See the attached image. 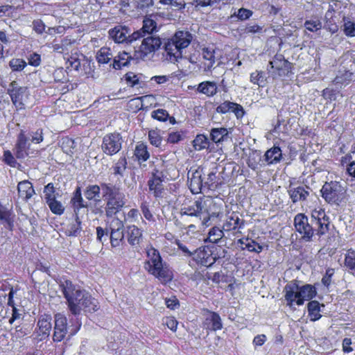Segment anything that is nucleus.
<instances>
[{
    "instance_id": "obj_36",
    "label": "nucleus",
    "mask_w": 355,
    "mask_h": 355,
    "mask_svg": "<svg viewBox=\"0 0 355 355\" xmlns=\"http://www.w3.org/2000/svg\"><path fill=\"white\" fill-rule=\"evenodd\" d=\"M309 316L311 321L319 320L322 315L320 314V304L318 301H311L308 304Z\"/></svg>"
},
{
    "instance_id": "obj_55",
    "label": "nucleus",
    "mask_w": 355,
    "mask_h": 355,
    "mask_svg": "<svg viewBox=\"0 0 355 355\" xmlns=\"http://www.w3.org/2000/svg\"><path fill=\"white\" fill-rule=\"evenodd\" d=\"M234 105L235 103L225 101L217 107L216 111L218 113L225 114L229 111H232V108H233Z\"/></svg>"
},
{
    "instance_id": "obj_11",
    "label": "nucleus",
    "mask_w": 355,
    "mask_h": 355,
    "mask_svg": "<svg viewBox=\"0 0 355 355\" xmlns=\"http://www.w3.org/2000/svg\"><path fill=\"white\" fill-rule=\"evenodd\" d=\"M8 94L12 102L17 110L24 108V97L27 96L28 89L25 87H19L16 81H12L8 88Z\"/></svg>"
},
{
    "instance_id": "obj_21",
    "label": "nucleus",
    "mask_w": 355,
    "mask_h": 355,
    "mask_svg": "<svg viewBox=\"0 0 355 355\" xmlns=\"http://www.w3.org/2000/svg\"><path fill=\"white\" fill-rule=\"evenodd\" d=\"M127 239L132 246H138L143 239L142 230L134 225L128 226Z\"/></svg>"
},
{
    "instance_id": "obj_54",
    "label": "nucleus",
    "mask_w": 355,
    "mask_h": 355,
    "mask_svg": "<svg viewBox=\"0 0 355 355\" xmlns=\"http://www.w3.org/2000/svg\"><path fill=\"white\" fill-rule=\"evenodd\" d=\"M67 63H69L71 68L76 71H78L81 66L80 59L79 55L76 53L67 58Z\"/></svg>"
},
{
    "instance_id": "obj_33",
    "label": "nucleus",
    "mask_w": 355,
    "mask_h": 355,
    "mask_svg": "<svg viewBox=\"0 0 355 355\" xmlns=\"http://www.w3.org/2000/svg\"><path fill=\"white\" fill-rule=\"evenodd\" d=\"M127 164L126 158L125 157H120L111 168L112 174L120 178L123 177L127 168Z\"/></svg>"
},
{
    "instance_id": "obj_50",
    "label": "nucleus",
    "mask_w": 355,
    "mask_h": 355,
    "mask_svg": "<svg viewBox=\"0 0 355 355\" xmlns=\"http://www.w3.org/2000/svg\"><path fill=\"white\" fill-rule=\"evenodd\" d=\"M148 139L150 144L156 147H159L162 144V138L159 132L156 130L149 131Z\"/></svg>"
},
{
    "instance_id": "obj_51",
    "label": "nucleus",
    "mask_w": 355,
    "mask_h": 355,
    "mask_svg": "<svg viewBox=\"0 0 355 355\" xmlns=\"http://www.w3.org/2000/svg\"><path fill=\"white\" fill-rule=\"evenodd\" d=\"M151 116L159 121H165L169 115L166 110L164 109H158L151 112Z\"/></svg>"
},
{
    "instance_id": "obj_45",
    "label": "nucleus",
    "mask_w": 355,
    "mask_h": 355,
    "mask_svg": "<svg viewBox=\"0 0 355 355\" xmlns=\"http://www.w3.org/2000/svg\"><path fill=\"white\" fill-rule=\"evenodd\" d=\"M322 22L320 19L314 18L306 20L304 27L309 31L315 32L322 28Z\"/></svg>"
},
{
    "instance_id": "obj_57",
    "label": "nucleus",
    "mask_w": 355,
    "mask_h": 355,
    "mask_svg": "<svg viewBox=\"0 0 355 355\" xmlns=\"http://www.w3.org/2000/svg\"><path fill=\"white\" fill-rule=\"evenodd\" d=\"M3 161L11 167H16L17 162L10 150L3 152Z\"/></svg>"
},
{
    "instance_id": "obj_60",
    "label": "nucleus",
    "mask_w": 355,
    "mask_h": 355,
    "mask_svg": "<svg viewBox=\"0 0 355 355\" xmlns=\"http://www.w3.org/2000/svg\"><path fill=\"white\" fill-rule=\"evenodd\" d=\"M55 189L53 184L52 183H49L46 186H45L44 189V193L46 202L50 200V199L55 198V196L53 195Z\"/></svg>"
},
{
    "instance_id": "obj_58",
    "label": "nucleus",
    "mask_w": 355,
    "mask_h": 355,
    "mask_svg": "<svg viewBox=\"0 0 355 355\" xmlns=\"http://www.w3.org/2000/svg\"><path fill=\"white\" fill-rule=\"evenodd\" d=\"M140 208H141V211L144 216V218L149 220V221H154V217H153V215L151 214L150 209H149V207H148V205L146 202H144L141 203V206H140Z\"/></svg>"
},
{
    "instance_id": "obj_43",
    "label": "nucleus",
    "mask_w": 355,
    "mask_h": 355,
    "mask_svg": "<svg viewBox=\"0 0 355 355\" xmlns=\"http://www.w3.org/2000/svg\"><path fill=\"white\" fill-rule=\"evenodd\" d=\"M250 82L259 86L263 87L266 82L263 72L261 71H256L251 73Z\"/></svg>"
},
{
    "instance_id": "obj_25",
    "label": "nucleus",
    "mask_w": 355,
    "mask_h": 355,
    "mask_svg": "<svg viewBox=\"0 0 355 355\" xmlns=\"http://www.w3.org/2000/svg\"><path fill=\"white\" fill-rule=\"evenodd\" d=\"M197 92L210 97L217 93L218 87L215 82L204 81L198 85Z\"/></svg>"
},
{
    "instance_id": "obj_42",
    "label": "nucleus",
    "mask_w": 355,
    "mask_h": 355,
    "mask_svg": "<svg viewBox=\"0 0 355 355\" xmlns=\"http://www.w3.org/2000/svg\"><path fill=\"white\" fill-rule=\"evenodd\" d=\"M51 211L57 215H61L63 214L64 207L60 201L55 200V198L50 199L46 202Z\"/></svg>"
},
{
    "instance_id": "obj_34",
    "label": "nucleus",
    "mask_w": 355,
    "mask_h": 355,
    "mask_svg": "<svg viewBox=\"0 0 355 355\" xmlns=\"http://www.w3.org/2000/svg\"><path fill=\"white\" fill-rule=\"evenodd\" d=\"M113 58V53L110 48L109 47H102L96 53V60L100 64H107Z\"/></svg>"
},
{
    "instance_id": "obj_47",
    "label": "nucleus",
    "mask_w": 355,
    "mask_h": 355,
    "mask_svg": "<svg viewBox=\"0 0 355 355\" xmlns=\"http://www.w3.org/2000/svg\"><path fill=\"white\" fill-rule=\"evenodd\" d=\"M153 0H134V6L138 11L146 12L147 9L153 6Z\"/></svg>"
},
{
    "instance_id": "obj_61",
    "label": "nucleus",
    "mask_w": 355,
    "mask_h": 355,
    "mask_svg": "<svg viewBox=\"0 0 355 355\" xmlns=\"http://www.w3.org/2000/svg\"><path fill=\"white\" fill-rule=\"evenodd\" d=\"M196 259L198 262L200 263V264L203 266H207V264L211 265L213 263V262H208V257L205 258L206 252H204L203 250L196 251Z\"/></svg>"
},
{
    "instance_id": "obj_16",
    "label": "nucleus",
    "mask_w": 355,
    "mask_h": 355,
    "mask_svg": "<svg viewBox=\"0 0 355 355\" xmlns=\"http://www.w3.org/2000/svg\"><path fill=\"white\" fill-rule=\"evenodd\" d=\"M310 188L302 186L293 187L290 185L288 189V193L293 203L300 201H305L310 195Z\"/></svg>"
},
{
    "instance_id": "obj_53",
    "label": "nucleus",
    "mask_w": 355,
    "mask_h": 355,
    "mask_svg": "<svg viewBox=\"0 0 355 355\" xmlns=\"http://www.w3.org/2000/svg\"><path fill=\"white\" fill-rule=\"evenodd\" d=\"M343 31L345 34L348 37L355 36V23L347 21H345L343 25Z\"/></svg>"
},
{
    "instance_id": "obj_46",
    "label": "nucleus",
    "mask_w": 355,
    "mask_h": 355,
    "mask_svg": "<svg viewBox=\"0 0 355 355\" xmlns=\"http://www.w3.org/2000/svg\"><path fill=\"white\" fill-rule=\"evenodd\" d=\"M148 96H143L140 97H137L133 99H131L128 102V107L130 109L133 110L134 111L139 110L143 107V101L148 98Z\"/></svg>"
},
{
    "instance_id": "obj_39",
    "label": "nucleus",
    "mask_w": 355,
    "mask_h": 355,
    "mask_svg": "<svg viewBox=\"0 0 355 355\" xmlns=\"http://www.w3.org/2000/svg\"><path fill=\"white\" fill-rule=\"evenodd\" d=\"M135 155L139 161H146L150 157L146 145L144 143L138 144L135 150Z\"/></svg>"
},
{
    "instance_id": "obj_27",
    "label": "nucleus",
    "mask_w": 355,
    "mask_h": 355,
    "mask_svg": "<svg viewBox=\"0 0 355 355\" xmlns=\"http://www.w3.org/2000/svg\"><path fill=\"white\" fill-rule=\"evenodd\" d=\"M101 191H102L101 184L89 185L85 191V196L89 200L98 202L101 200Z\"/></svg>"
},
{
    "instance_id": "obj_59",
    "label": "nucleus",
    "mask_w": 355,
    "mask_h": 355,
    "mask_svg": "<svg viewBox=\"0 0 355 355\" xmlns=\"http://www.w3.org/2000/svg\"><path fill=\"white\" fill-rule=\"evenodd\" d=\"M31 141L34 144H40L44 140L43 130L39 128L35 132L31 133Z\"/></svg>"
},
{
    "instance_id": "obj_62",
    "label": "nucleus",
    "mask_w": 355,
    "mask_h": 355,
    "mask_svg": "<svg viewBox=\"0 0 355 355\" xmlns=\"http://www.w3.org/2000/svg\"><path fill=\"white\" fill-rule=\"evenodd\" d=\"M45 24L41 19H36L33 21V29L37 34H42L45 30Z\"/></svg>"
},
{
    "instance_id": "obj_52",
    "label": "nucleus",
    "mask_w": 355,
    "mask_h": 355,
    "mask_svg": "<svg viewBox=\"0 0 355 355\" xmlns=\"http://www.w3.org/2000/svg\"><path fill=\"white\" fill-rule=\"evenodd\" d=\"M345 264L355 272V252L354 251H348L345 256Z\"/></svg>"
},
{
    "instance_id": "obj_9",
    "label": "nucleus",
    "mask_w": 355,
    "mask_h": 355,
    "mask_svg": "<svg viewBox=\"0 0 355 355\" xmlns=\"http://www.w3.org/2000/svg\"><path fill=\"white\" fill-rule=\"evenodd\" d=\"M141 35V31H135L130 33V29L125 26H116L114 28L109 31V36L116 43H127L132 42L140 39Z\"/></svg>"
},
{
    "instance_id": "obj_63",
    "label": "nucleus",
    "mask_w": 355,
    "mask_h": 355,
    "mask_svg": "<svg viewBox=\"0 0 355 355\" xmlns=\"http://www.w3.org/2000/svg\"><path fill=\"white\" fill-rule=\"evenodd\" d=\"M334 275V269L333 268H328L326 270L325 275L322 279V283L328 287L331 282V277Z\"/></svg>"
},
{
    "instance_id": "obj_18",
    "label": "nucleus",
    "mask_w": 355,
    "mask_h": 355,
    "mask_svg": "<svg viewBox=\"0 0 355 355\" xmlns=\"http://www.w3.org/2000/svg\"><path fill=\"white\" fill-rule=\"evenodd\" d=\"M243 226V220L240 219L238 214L232 212L226 216L222 228L224 232H230L235 230L237 228H242Z\"/></svg>"
},
{
    "instance_id": "obj_37",
    "label": "nucleus",
    "mask_w": 355,
    "mask_h": 355,
    "mask_svg": "<svg viewBox=\"0 0 355 355\" xmlns=\"http://www.w3.org/2000/svg\"><path fill=\"white\" fill-rule=\"evenodd\" d=\"M81 221L78 216L67 227L65 233L69 236H77L81 232Z\"/></svg>"
},
{
    "instance_id": "obj_30",
    "label": "nucleus",
    "mask_w": 355,
    "mask_h": 355,
    "mask_svg": "<svg viewBox=\"0 0 355 355\" xmlns=\"http://www.w3.org/2000/svg\"><path fill=\"white\" fill-rule=\"evenodd\" d=\"M149 189L153 191L155 197H161L164 189L162 180L160 177L153 175V178L148 182Z\"/></svg>"
},
{
    "instance_id": "obj_7",
    "label": "nucleus",
    "mask_w": 355,
    "mask_h": 355,
    "mask_svg": "<svg viewBox=\"0 0 355 355\" xmlns=\"http://www.w3.org/2000/svg\"><path fill=\"white\" fill-rule=\"evenodd\" d=\"M320 191L325 202L330 205L338 206L346 198L347 189L338 181L325 182Z\"/></svg>"
},
{
    "instance_id": "obj_31",
    "label": "nucleus",
    "mask_w": 355,
    "mask_h": 355,
    "mask_svg": "<svg viewBox=\"0 0 355 355\" xmlns=\"http://www.w3.org/2000/svg\"><path fill=\"white\" fill-rule=\"evenodd\" d=\"M71 202L73 207L76 216H78V212L81 208H85L88 206L87 203L85 202L82 198L80 189L79 187L76 189Z\"/></svg>"
},
{
    "instance_id": "obj_1",
    "label": "nucleus",
    "mask_w": 355,
    "mask_h": 355,
    "mask_svg": "<svg viewBox=\"0 0 355 355\" xmlns=\"http://www.w3.org/2000/svg\"><path fill=\"white\" fill-rule=\"evenodd\" d=\"M329 226V218L322 209L312 211L311 223L309 222L308 217L304 214H297L294 218L295 230L301 235V239L306 242L312 241L315 232L320 236L327 234Z\"/></svg>"
},
{
    "instance_id": "obj_24",
    "label": "nucleus",
    "mask_w": 355,
    "mask_h": 355,
    "mask_svg": "<svg viewBox=\"0 0 355 355\" xmlns=\"http://www.w3.org/2000/svg\"><path fill=\"white\" fill-rule=\"evenodd\" d=\"M215 51L211 48H204L202 51L203 61L202 62V68L205 71H210L215 63L216 58L214 55Z\"/></svg>"
},
{
    "instance_id": "obj_48",
    "label": "nucleus",
    "mask_w": 355,
    "mask_h": 355,
    "mask_svg": "<svg viewBox=\"0 0 355 355\" xmlns=\"http://www.w3.org/2000/svg\"><path fill=\"white\" fill-rule=\"evenodd\" d=\"M9 66L14 71H19L23 70L26 66V62L19 58H12L10 62Z\"/></svg>"
},
{
    "instance_id": "obj_38",
    "label": "nucleus",
    "mask_w": 355,
    "mask_h": 355,
    "mask_svg": "<svg viewBox=\"0 0 355 355\" xmlns=\"http://www.w3.org/2000/svg\"><path fill=\"white\" fill-rule=\"evenodd\" d=\"M228 135L225 128H212L210 132L211 139L215 143L223 141Z\"/></svg>"
},
{
    "instance_id": "obj_29",
    "label": "nucleus",
    "mask_w": 355,
    "mask_h": 355,
    "mask_svg": "<svg viewBox=\"0 0 355 355\" xmlns=\"http://www.w3.org/2000/svg\"><path fill=\"white\" fill-rule=\"evenodd\" d=\"M138 31L141 32L140 39L146 35H153L154 32L157 31V23L151 18V16L146 17L143 21V27Z\"/></svg>"
},
{
    "instance_id": "obj_6",
    "label": "nucleus",
    "mask_w": 355,
    "mask_h": 355,
    "mask_svg": "<svg viewBox=\"0 0 355 355\" xmlns=\"http://www.w3.org/2000/svg\"><path fill=\"white\" fill-rule=\"evenodd\" d=\"M193 40V35L189 31H177L164 44L167 58L175 63L182 58L183 50L187 48Z\"/></svg>"
},
{
    "instance_id": "obj_12",
    "label": "nucleus",
    "mask_w": 355,
    "mask_h": 355,
    "mask_svg": "<svg viewBox=\"0 0 355 355\" xmlns=\"http://www.w3.org/2000/svg\"><path fill=\"white\" fill-rule=\"evenodd\" d=\"M202 327L207 330L216 331L223 329V322L218 313L208 309L203 310Z\"/></svg>"
},
{
    "instance_id": "obj_4",
    "label": "nucleus",
    "mask_w": 355,
    "mask_h": 355,
    "mask_svg": "<svg viewBox=\"0 0 355 355\" xmlns=\"http://www.w3.org/2000/svg\"><path fill=\"white\" fill-rule=\"evenodd\" d=\"M146 253L148 259L144 263L145 269L163 284L171 282L173 273L167 266L162 263L159 251L150 247L148 248Z\"/></svg>"
},
{
    "instance_id": "obj_10",
    "label": "nucleus",
    "mask_w": 355,
    "mask_h": 355,
    "mask_svg": "<svg viewBox=\"0 0 355 355\" xmlns=\"http://www.w3.org/2000/svg\"><path fill=\"white\" fill-rule=\"evenodd\" d=\"M123 139L118 132L107 134L103 138L102 150L107 155L116 154L122 148Z\"/></svg>"
},
{
    "instance_id": "obj_28",
    "label": "nucleus",
    "mask_w": 355,
    "mask_h": 355,
    "mask_svg": "<svg viewBox=\"0 0 355 355\" xmlns=\"http://www.w3.org/2000/svg\"><path fill=\"white\" fill-rule=\"evenodd\" d=\"M132 57L130 53L126 51L119 52L117 56L114 58L112 67L115 69H120L122 67L127 66Z\"/></svg>"
},
{
    "instance_id": "obj_35",
    "label": "nucleus",
    "mask_w": 355,
    "mask_h": 355,
    "mask_svg": "<svg viewBox=\"0 0 355 355\" xmlns=\"http://www.w3.org/2000/svg\"><path fill=\"white\" fill-rule=\"evenodd\" d=\"M51 318L49 315L42 316L37 322V326L41 334L49 336L51 329Z\"/></svg>"
},
{
    "instance_id": "obj_13",
    "label": "nucleus",
    "mask_w": 355,
    "mask_h": 355,
    "mask_svg": "<svg viewBox=\"0 0 355 355\" xmlns=\"http://www.w3.org/2000/svg\"><path fill=\"white\" fill-rule=\"evenodd\" d=\"M123 223L119 218H114L112 220L110 225V243L113 248L120 246L124 239Z\"/></svg>"
},
{
    "instance_id": "obj_64",
    "label": "nucleus",
    "mask_w": 355,
    "mask_h": 355,
    "mask_svg": "<svg viewBox=\"0 0 355 355\" xmlns=\"http://www.w3.org/2000/svg\"><path fill=\"white\" fill-rule=\"evenodd\" d=\"M267 340V337L265 334H259L256 336L253 340H252V345H254V348H257V347L262 346Z\"/></svg>"
},
{
    "instance_id": "obj_14",
    "label": "nucleus",
    "mask_w": 355,
    "mask_h": 355,
    "mask_svg": "<svg viewBox=\"0 0 355 355\" xmlns=\"http://www.w3.org/2000/svg\"><path fill=\"white\" fill-rule=\"evenodd\" d=\"M67 329V319L65 315L62 313H56L54 316L53 341H62L68 332Z\"/></svg>"
},
{
    "instance_id": "obj_8",
    "label": "nucleus",
    "mask_w": 355,
    "mask_h": 355,
    "mask_svg": "<svg viewBox=\"0 0 355 355\" xmlns=\"http://www.w3.org/2000/svg\"><path fill=\"white\" fill-rule=\"evenodd\" d=\"M141 44L138 50H135L134 57L135 59H145L148 55L154 53L157 51L162 42L159 37L149 35L142 37Z\"/></svg>"
},
{
    "instance_id": "obj_41",
    "label": "nucleus",
    "mask_w": 355,
    "mask_h": 355,
    "mask_svg": "<svg viewBox=\"0 0 355 355\" xmlns=\"http://www.w3.org/2000/svg\"><path fill=\"white\" fill-rule=\"evenodd\" d=\"M72 42L71 39L64 38L60 43L53 45V51L59 53H64L70 51Z\"/></svg>"
},
{
    "instance_id": "obj_22",
    "label": "nucleus",
    "mask_w": 355,
    "mask_h": 355,
    "mask_svg": "<svg viewBox=\"0 0 355 355\" xmlns=\"http://www.w3.org/2000/svg\"><path fill=\"white\" fill-rule=\"evenodd\" d=\"M15 214L10 209L0 202V221L6 228L12 230L14 226Z\"/></svg>"
},
{
    "instance_id": "obj_56",
    "label": "nucleus",
    "mask_w": 355,
    "mask_h": 355,
    "mask_svg": "<svg viewBox=\"0 0 355 355\" xmlns=\"http://www.w3.org/2000/svg\"><path fill=\"white\" fill-rule=\"evenodd\" d=\"M263 28V26H259L257 24L250 23L245 26V28L244 29V33H248H248H252V34L259 33L262 32Z\"/></svg>"
},
{
    "instance_id": "obj_5",
    "label": "nucleus",
    "mask_w": 355,
    "mask_h": 355,
    "mask_svg": "<svg viewBox=\"0 0 355 355\" xmlns=\"http://www.w3.org/2000/svg\"><path fill=\"white\" fill-rule=\"evenodd\" d=\"M103 198L106 201L105 207L107 217H112L119 213L125 205L124 193L116 186L109 183H101Z\"/></svg>"
},
{
    "instance_id": "obj_19",
    "label": "nucleus",
    "mask_w": 355,
    "mask_h": 355,
    "mask_svg": "<svg viewBox=\"0 0 355 355\" xmlns=\"http://www.w3.org/2000/svg\"><path fill=\"white\" fill-rule=\"evenodd\" d=\"M298 290L299 286L296 282H291L285 286L284 297L288 305L291 306L294 303L296 304V300L299 298Z\"/></svg>"
},
{
    "instance_id": "obj_17",
    "label": "nucleus",
    "mask_w": 355,
    "mask_h": 355,
    "mask_svg": "<svg viewBox=\"0 0 355 355\" xmlns=\"http://www.w3.org/2000/svg\"><path fill=\"white\" fill-rule=\"evenodd\" d=\"M269 64L272 69L278 71L279 76L287 75L291 69V63L285 60L284 55L281 54H277L273 60L270 61Z\"/></svg>"
},
{
    "instance_id": "obj_3",
    "label": "nucleus",
    "mask_w": 355,
    "mask_h": 355,
    "mask_svg": "<svg viewBox=\"0 0 355 355\" xmlns=\"http://www.w3.org/2000/svg\"><path fill=\"white\" fill-rule=\"evenodd\" d=\"M214 206L215 203L211 198L196 200L192 205L181 208L180 215L194 217L196 223L208 227L210 218L216 214V212L212 210V207Z\"/></svg>"
},
{
    "instance_id": "obj_20",
    "label": "nucleus",
    "mask_w": 355,
    "mask_h": 355,
    "mask_svg": "<svg viewBox=\"0 0 355 355\" xmlns=\"http://www.w3.org/2000/svg\"><path fill=\"white\" fill-rule=\"evenodd\" d=\"M316 295V290L314 286L310 284H306L300 287L298 290L299 298L296 300V304L302 305L305 300H310Z\"/></svg>"
},
{
    "instance_id": "obj_40",
    "label": "nucleus",
    "mask_w": 355,
    "mask_h": 355,
    "mask_svg": "<svg viewBox=\"0 0 355 355\" xmlns=\"http://www.w3.org/2000/svg\"><path fill=\"white\" fill-rule=\"evenodd\" d=\"M223 228L213 227L208 233V240L214 243H218L225 235Z\"/></svg>"
},
{
    "instance_id": "obj_32",
    "label": "nucleus",
    "mask_w": 355,
    "mask_h": 355,
    "mask_svg": "<svg viewBox=\"0 0 355 355\" xmlns=\"http://www.w3.org/2000/svg\"><path fill=\"white\" fill-rule=\"evenodd\" d=\"M189 178L190 179L189 186L191 192L193 193L200 192L202 187L201 173L198 171H196L194 173H192L191 177H189Z\"/></svg>"
},
{
    "instance_id": "obj_49",
    "label": "nucleus",
    "mask_w": 355,
    "mask_h": 355,
    "mask_svg": "<svg viewBox=\"0 0 355 355\" xmlns=\"http://www.w3.org/2000/svg\"><path fill=\"white\" fill-rule=\"evenodd\" d=\"M245 241H247V243L245 244V247H244V248L247 249L250 252L259 253L263 250V247L259 243H256L254 240L246 238Z\"/></svg>"
},
{
    "instance_id": "obj_15",
    "label": "nucleus",
    "mask_w": 355,
    "mask_h": 355,
    "mask_svg": "<svg viewBox=\"0 0 355 355\" xmlns=\"http://www.w3.org/2000/svg\"><path fill=\"white\" fill-rule=\"evenodd\" d=\"M30 148L28 138L26 135V131L23 129L17 136V143L15 144V155L18 159H24L28 156V150Z\"/></svg>"
},
{
    "instance_id": "obj_23",
    "label": "nucleus",
    "mask_w": 355,
    "mask_h": 355,
    "mask_svg": "<svg viewBox=\"0 0 355 355\" xmlns=\"http://www.w3.org/2000/svg\"><path fill=\"white\" fill-rule=\"evenodd\" d=\"M17 191L19 196L28 201L35 193L33 184L28 180L21 181L18 183Z\"/></svg>"
},
{
    "instance_id": "obj_44",
    "label": "nucleus",
    "mask_w": 355,
    "mask_h": 355,
    "mask_svg": "<svg viewBox=\"0 0 355 355\" xmlns=\"http://www.w3.org/2000/svg\"><path fill=\"white\" fill-rule=\"evenodd\" d=\"M208 138L203 135H198L193 140V146L196 150H200L207 147Z\"/></svg>"
},
{
    "instance_id": "obj_2",
    "label": "nucleus",
    "mask_w": 355,
    "mask_h": 355,
    "mask_svg": "<svg viewBox=\"0 0 355 355\" xmlns=\"http://www.w3.org/2000/svg\"><path fill=\"white\" fill-rule=\"evenodd\" d=\"M68 308L73 315H79L81 311L94 312L98 310V302L85 290H81L70 281L60 285Z\"/></svg>"
},
{
    "instance_id": "obj_26",
    "label": "nucleus",
    "mask_w": 355,
    "mask_h": 355,
    "mask_svg": "<svg viewBox=\"0 0 355 355\" xmlns=\"http://www.w3.org/2000/svg\"><path fill=\"white\" fill-rule=\"evenodd\" d=\"M264 157L268 164L279 163L282 157V150L279 146H274L266 152Z\"/></svg>"
}]
</instances>
